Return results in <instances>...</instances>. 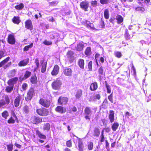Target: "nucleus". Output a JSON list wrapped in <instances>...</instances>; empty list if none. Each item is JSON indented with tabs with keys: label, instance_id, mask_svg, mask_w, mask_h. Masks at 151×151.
I'll return each instance as SVG.
<instances>
[{
	"label": "nucleus",
	"instance_id": "obj_60",
	"mask_svg": "<svg viewBox=\"0 0 151 151\" xmlns=\"http://www.w3.org/2000/svg\"><path fill=\"white\" fill-rule=\"evenodd\" d=\"M92 62L90 61L88 63V68L90 70H92Z\"/></svg>",
	"mask_w": 151,
	"mask_h": 151
},
{
	"label": "nucleus",
	"instance_id": "obj_15",
	"mask_svg": "<svg viewBox=\"0 0 151 151\" xmlns=\"http://www.w3.org/2000/svg\"><path fill=\"white\" fill-rule=\"evenodd\" d=\"M59 67L58 65H55L51 72V74L52 76H56L59 73Z\"/></svg>",
	"mask_w": 151,
	"mask_h": 151
},
{
	"label": "nucleus",
	"instance_id": "obj_3",
	"mask_svg": "<svg viewBox=\"0 0 151 151\" xmlns=\"http://www.w3.org/2000/svg\"><path fill=\"white\" fill-rule=\"evenodd\" d=\"M36 112L38 115L42 116H47L49 114L48 110L44 107L37 109Z\"/></svg>",
	"mask_w": 151,
	"mask_h": 151
},
{
	"label": "nucleus",
	"instance_id": "obj_11",
	"mask_svg": "<svg viewBox=\"0 0 151 151\" xmlns=\"http://www.w3.org/2000/svg\"><path fill=\"white\" fill-rule=\"evenodd\" d=\"M73 137H76L78 139V151H83L84 146L82 139L81 138L78 137L75 135H73Z\"/></svg>",
	"mask_w": 151,
	"mask_h": 151
},
{
	"label": "nucleus",
	"instance_id": "obj_31",
	"mask_svg": "<svg viewBox=\"0 0 151 151\" xmlns=\"http://www.w3.org/2000/svg\"><path fill=\"white\" fill-rule=\"evenodd\" d=\"M93 136L95 137H99L100 134V131L99 129L97 127H95L93 130Z\"/></svg>",
	"mask_w": 151,
	"mask_h": 151
},
{
	"label": "nucleus",
	"instance_id": "obj_16",
	"mask_svg": "<svg viewBox=\"0 0 151 151\" xmlns=\"http://www.w3.org/2000/svg\"><path fill=\"white\" fill-rule=\"evenodd\" d=\"M63 73L66 76H72V70L70 68H67L64 70Z\"/></svg>",
	"mask_w": 151,
	"mask_h": 151
},
{
	"label": "nucleus",
	"instance_id": "obj_58",
	"mask_svg": "<svg viewBox=\"0 0 151 151\" xmlns=\"http://www.w3.org/2000/svg\"><path fill=\"white\" fill-rule=\"evenodd\" d=\"M28 87V84L26 83H23L22 86V89L23 91H25Z\"/></svg>",
	"mask_w": 151,
	"mask_h": 151
},
{
	"label": "nucleus",
	"instance_id": "obj_24",
	"mask_svg": "<svg viewBox=\"0 0 151 151\" xmlns=\"http://www.w3.org/2000/svg\"><path fill=\"white\" fill-rule=\"evenodd\" d=\"M12 21L14 23L17 24H19L21 22L20 17L19 16H16L13 17L12 19Z\"/></svg>",
	"mask_w": 151,
	"mask_h": 151
},
{
	"label": "nucleus",
	"instance_id": "obj_36",
	"mask_svg": "<svg viewBox=\"0 0 151 151\" xmlns=\"http://www.w3.org/2000/svg\"><path fill=\"white\" fill-rule=\"evenodd\" d=\"M24 5L22 3H20L19 4L15 6L14 7L15 9L17 10H21L23 9Z\"/></svg>",
	"mask_w": 151,
	"mask_h": 151
},
{
	"label": "nucleus",
	"instance_id": "obj_45",
	"mask_svg": "<svg viewBox=\"0 0 151 151\" xmlns=\"http://www.w3.org/2000/svg\"><path fill=\"white\" fill-rule=\"evenodd\" d=\"M29 111V106L27 105H25L23 107V111L24 113L25 114H28Z\"/></svg>",
	"mask_w": 151,
	"mask_h": 151
},
{
	"label": "nucleus",
	"instance_id": "obj_12",
	"mask_svg": "<svg viewBox=\"0 0 151 151\" xmlns=\"http://www.w3.org/2000/svg\"><path fill=\"white\" fill-rule=\"evenodd\" d=\"M25 27L26 29L32 30L33 29V26L31 20L27 19L25 22Z\"/></svg>",
	"mask_w": 151,
	"mask_h": 151
},
{
	"label": "nucleus",
	"instance_id": "obj_61",
	"mask_svg": "<svg viewBox=\"0 0 151 151\" xmlns=\"http://www.w3.org/2000/svg\"><path fill=\"white\" fill-rule=\"evenodd\" d=\"M103 124L104 126H106L107 125V120L105 119H101Z\"/></svg>",
	"mask_w": 151,
	"mask_h": 151
},
{
	"label": "nucleus",
	"instance_id": "obj_28",
	"mask_svg": "<svg viewBox=\"0 0 151 151\" xmlns=\"http://www.w3.org/2000/svg\"><path fill=\"white\" fill-rule=\"evenodd\" d=\"M78 64L81 68L83 69L84 68V60L83 59H79L78 62Z\"/></svg>",
	"mask_w": 151,
	"mask_h": 151
},
{
	"label": "nucleus",
	"instance_id": "obj_5",
	"mask_svg": "<svg viewBox=\"0 0 151 151\" xmlns=\"http://www.w3.org/2000/svg\"><path fill=\"white\" fill-rule=\"evenodd\" d=\"M89 5V2L88 1L86 0H84L82 1L80 4L81 8L85 12L88 11Z\"/></svg>",
	"mask_w": 151,
	"mask_h": 151
},
{
	"label": "nucleus",
	"instance_id": "obj_42",
	"mask_svg": "<svg viewBox=\"0 0 151 151\" xmlns=\"http://www.w3.org/2000/svg\"><path fill=\"white\" fill-rule=\"evenodd\" d=\"M33 45V43H30L29 45L25 46L23 48V51H28L29 49L31 48L32 47Z\"/></svg>",
	"mask_w": 151,
	"mask_h": 151
},
{
	"label": "nucleus",
	"instance_id": "obj_50",
	"mask_svg": "<svg viewBox=\"0 0 151 151\" xmlns=\"http://www.w3.org/2000/svg\"><path fill=\"white\" fill-rule=\"evenodd\" d=\"M16 70L13 69L11 70L10 72V75L8 76H9L10 77H14L15 75L16 72Z\"/></svg>",
	"mask_w": 151,
	"mask_h": 151
},
{
	"label": "nucleus",
	"instance_id": "obj_46",
	"mask_svg": "<svg viewBox=\"0 0 151 151\" xmlns=\"http://www.w3.org/2000/svg\"><path fill=\"white\" fill-rule=\"evenodd\" d=\"M31 75V72L29 71L28 70H26L25 71V73L24 75V78L25 79L29 78Z\"/></svg>",
	"mask_w": 151,
	"mask_h": 151
},
{
	"label": "nucleus",
	"instance_id": "obj_23",
	"mask_svg": "<svg viewBox=\"0 0 151 151\" xmlns=\"http://www.w3.org/2000/svg\"><path fill=\"white\" fill-rule=\"evenodd\" d=\"M84 47L83 42H82L77 44L76 47V50L78 51H82Z\"/></svg>",
	"mask_w": 151,
	"mask_h": 151
},
{
	"label": "nucleus",
	"instance_id": "obj_33",
	"mask_svg": "<svg viewBox=\"0 0 151 151\" xmlns=\"http://www.w3.org/2000/svg\"><path fill=\"white\" fill-rule=\"evenodd\" d=\"M105 27V24L104 21L101 20L100 24L97 27V29L98 30H101L103 28Z\"/></svg>",
	"mask_w": 151,
	"mask_h": 151
},
{
	"label": "nucleus",
	"instance_id": "obj_32",
	"mask_svg": "<svg viewBox=\"0 0 151 151\" xmlns=\"http://www.w3.org/2000/svg\"><path fill=\"white\" fill-rule=\"evenodd\" d=\"M84 53L87 56H90L91 54V47H87L85 50Z\"/></svg>",
	"mask_w": 151,
	"mask_h": 151
},
{
	"label": "nucleus",
	"instance_id": "obj_47",
	"mask_svg": "<svg viewBox=\"0 0 151 151\" xmlns=\"http://www.w3.org/2000/svg\"><path fill=\"white\" fill-rule=\"evenodd\" d=\"M124 37L125 39L127 40H129L130 38V36L129 34L128 30L127 29L125 30Z\"/></svg>",
	"mask_w": 151,
	"mask_h": 151
},
{
	"label": "nucleus",
	"instance_id": "obj_35",
	"mask_svg": "<svg viewBox=\"0 0 151 151\" xmlns=\"http://www.w3.org/2000/svg\"><path fill=\"white\" fill-rule=\"evenodd\" d=\"M14 88V87L13 86L8 85L6 87L5 91L7 93H10L13 91Z\"/></svg>",
	"mask_w": 151,
	"mask_h": 151
},
{
	"label": "nucleus",
	"instance_id": "obj_30",
	"mask_svg": "<svg viewBox=\"0 0 151 151\" xmlns=\"http://www.w3.org/2000/svg\"><path fill=\"white\" fill-rule=\"evenodd\" d=\"M116 19L117 20L118 24H120L122 22L124 19L122 16L120 15L117 14L116 17Z\"/></svg>",
	"mask_w": 151,
	"mask_h": 151
},
{
	"label": "nucleus",
	"instance_id": "obj_18",
	"mask_svg": "<svg viewBox=\"0 0 151 151\" xmlns=\"http://www.w3.org/2000/svg\"><path fill=\"white\" fill-rule=\"evenodd\" d=\"M21 99V96L20 95H18V96L16 97L14 102V105L16 107H17L19 106Z\"/></svg>",
	"mask_w": 151,
	"mask_h": 151
},
{
	"label": "nucleus",
	"instance_id": "obj_6",
	"mask_svg": "<svg viewBox=\"0 0 151 151\" xmlns=\"http://www.w3.org/2000/svg\"><path fill=\"white\" fill-rule=\"evenodd\" d=\"M68 101V99L66 96H61L59 97L58 100V103L61 105H66Z\"/></svg>",
	"mask_w": 151,
	"mask_h": 151
},
{
	"label": "nucleus",
	"instance_id": "obj_51",
	"mask_svg": "<svg viewBox=\"0 0 151 151\" xmlns=\"http://www.w3.org/2000/svg\"><path fill=\"white\" fill-rule=\"evenodd\" d=\"M6 146L8 151H12L13 149V145L12 143L7 145Z\"/></svg>",
	"mask_w": 151,
	"mask_h": 151
},
{
	"label": "nucleus",
	"instance_id": "obj_9",
	"mask_svg": "<svg viewBox=\"0 0 151 151\" xmlns=\"http://www.w3.org/2000/svg\"><path fill=\"white\" fill-rule=\"evenodd\" d=\"M84 114L86 115L85 116V118L86 119L90 120L89 116L91 115L92 113V111L90 107H86L84 110Z\"/></svg>",
	"mask_w": 151,
	"mask_h": 151
},
{
	"label": "nucleus",
	"instance_id": "obj_26",
	"mask_svg": "<svg viewBox=\"0 0 151 151\" xmlns=\"http://www.w3.org/2000/svg\"><path fill=\"white\" fill-rule=\"evenodd\" d=\"M119 126V123L117 122H114L111 126V128L113 131L115 132L118 129Z\"/></svg>",
	"mask_w": 151,
	"mask_h": 151
},
{
	"label": "nucleus",
	"instance_id": "obj_43",
	"mask_svg": "<svg viewBox=\"0 0 151 151\" xmlns=\"http://www.w3.org/2000/svg\"><path fill=\"white\" fill-rule=\"evenodd\" d=\"M86 26L88 28H90L93 29H94L95 28L93 24L92 23H90L88 21H86Z\"/></svg>",
	"mask_w": 151,
	"mask_h": 151
},
{
	"label": "nucleus",
	"instance_id": "obj_62",
	"mask_svg": "<svg viewBox=\"0 0 151 151\" xmlns=\"http://www.w3.org/2000/svg\"><path fill=\"white\" fill-rule=\"evenodd\" d=\"M35 63L36 65L37 68H39L40 65L39 59L38 58L36 59Z\"/></svg>",
	"mask_w": 151,
	"mask_h": 151
},
{
	"label": "nucleus",
	"instance_id": "obj_54",
	"mask_svg": "<svg viewBox=\"0 0 151 151\" xmlns=\"http://www.w3.org/2000/svg\"><path fill=\"white\" fill-rule=\"evenodd\" d=\"M66 145L67 147H71L72 146V142L71 139L67 141L66 142Z\"/></svg>",
	"mask_w": 151,
	"mask_h": 151
},
{
	"label": "nucleus",
	"instance_id": "obj_56",
	"mask_svg": "<svg viewBox=\"0 0 151 151\" xmlns=\"http://www.w3.org/2000/svg\"><path fill=\"white\" fill-rule=\"evenodd\" d=\"M108 98L111 103H113V92L108 96Z\"/></svg>",
	"mask_w": 151,
	"mask_h": 151
},
{
	"label": "nucleus",
	"instance_id": "obj_55",
	"mask_svg": "<svg viewBox=\"0 0 151 151\" xmlns=\"http://www.w3.org/2000/svg\"><path fill=\"white\" fill-rule=\"evenodd\" d=\"M43 44L46 45H50L52 44V42L51 41H48L45 40L43 42Z\"/></svg>",
	"mask_w": 151,
	"mask_h": 151
},
{
	"label": "nucleus",
	"instance_id": "obj_48",
	"mask_svg": "<svg viewBox=\"0 0 151 151\" xmlns=\"http://www.w3.org/2000/svg\"><path fill=\"white\" fill-rule=\"evenodd\" d=\"M114 54L115 56L118 58H121L122 55L121 52L119 51L115 52Z\"/></svg>",
	"mask_w": 151,
	"mask_h": 151
},
{
	"label": "nucleus",
	"instance_id": "obj_64",
	"mask_svg": "<svg viewBox=\"0 0 151 151\" xmlns=\"http://www.w3.org/2000/svg\"><path fill=\"white\" fill-rule=\"evenodd\" d=\"M12 64V63L11 62H9L4 67V69H5L10 66Z\"/></svg>",
	"mask_w": 151,
	"mask_h": 151
},
{
	"label": "nucleus",
	"instance_id": "obj_27",
	"mask_svg": "<svg viewBox=\"0 0 151 151\" xmlns=\"http://www.w3.org/2000/svg\"><path fill=\"white\" fill-rule=\"evenodd\" d=\"M98 73L99 77H101L102 76L104 75L105 71L104 70V67L101 66L98 69Z\"/></svg>",
	"mask_w": 151,
	"mask_h": 151
},
{
	"label": "nucleus",
	"instance_id": "obj_63",
	"mask_svg": "<svg viewBox=\"0 0 151 151\" xmlns=\"http://www.w3.org/2000/svg\"><path fill=\"white\" fill-rule=\"evenodd\" d=\"M97 4V1L96 0L92 1L91 2V5L93 7L96 6Z\"/></svg>",
	"mask_w": 151,
	"mask_h": 151
},
{
	"label": "nucleus",
	"instance_id": "obj_25",
	"mask_svg": "<svg viewBox=\"0 0 151 151\" xmlns=\"http://www.w3.org/2000/svg\"><path fill=\"white\" fill-rule=\"evenodd\" d=\"M36 133L40 138L43 139H46V136L41 133L39 130H36Z\"/></svg>",
	"mask_w": 151,
	"mask_h": 151
},
{
	"label": "nucleus",
	"instance_id": "obj_7",
	"mask_svg": "<svg viewBox=\"0 0 151 151\" xmlns=\"http://www.w3.org/2000/svg\"><path fill=\"white\" fill-rule=\"evenodd\" d=\"M5 100L3 99L0 100V108L2 107L5 105H8L10 102V99L7 95H6L4 96Z\"/></svg>",
	"mask_w": 151,
	"mask_h": 151
},
{
	"label": "nucleus",
	"instance_id": "obj_17",
	"mask_svg": "<svg viewBox=\"0 0 151 151\" xmlns=\"http://www.w3.org/2000/svg\"><path fill=\"white\" fill-rule=\"evenodd\" d=\"M55 110L56 111L62 114L65 113L66 111L65 108L60 106H57Z\"/></svg>",
	"mask_w": 151,
	"mask_h": 151
},
{
	"label": "nucleus",
	"instance_id": "obj_8",
	"mask_svg": "<svg viewBox=\"0 0 151 151\" xmlns=\"http://www.w3.org/2000/svg\"><path fill=\"white\" fill-rule=\"evenodd\" d=\"M30 120L32 124H37L42 122V118L34 116L31 117Z\"/></svg>",
	"mask_w": 151,
	"mask_h": 151
},
{
	"label": "nucleus",
	"instance_id": "obj_41",
	"mask_svg": "<svg viewBox=\"0 0 151 151\" xmlns=\"http://www.w3.org/2000/svg\"><path fill=\"white\" fill-rule=\"evenodd\" d=\"M135 10V11L142 13L145 11V9L143 7L138 6L136 7Z\"/></svg>",
	"mask_w": 151,
	"mask_h": 151
},
{
	"label": "nucleus",
	"instance_id": "obj_44",
	"mask_svg": "<svg viewBox=\"0 0 151 151\" xmlns=\"http://www.w3.org/2000/svg\"><path fill=\"white\" fill-rule=\"evenodd\" d=\"M6 55V52L5 50H0V59L5 57Z\"/></svg>",
	"mask_w": 151,
	"mask_h": 151
},
{
	"label": "nucleus",
	"instance_id": "obj_20",
	"mask_svg": "<svg viewBox=\"0 0 151 151\" xmlns=\"http://www.w3.org/2000/svg\"><path fill=\"white\" fill-rule=\"evenodd\" d=\"M109 114V119L111 123L113 122L114 120V112L113 110H110Z\"/></svg>",
	"mask_w": 151,
	"mask_h": 151
},
{
	"label": "nucleus",
	"instance_id": "obj_22",
	"mask_svg": "<svg viewBox=\"0 0 151 151\" xmlns=\"http://www.w3.org/2000/svg\"><path fill=\"white\" fill-rule=\"evenodd\" d=\"M98 88V83L96 82H94L91 84L90 89L91 91L96 90Z\"/></svg>",
	"mask_w": 151,
	"mask_h": 151
},
{
	"label": "nucleus",
	"instance_id": "obj_57",
	"mask_svg": "<svg viewBox=\"0 0 151 151\" xmlns=\"http://www.w3.org/2000/svg\"><path fill=\"white\" fill-rule=\"evenodd\" d=\"M100 2L102 4H107L109 3V0H100Z\"/></svg>",
	"mask_w": 151,
	"mask_h": 151
},
{
	"label": "nucleus",
	"instance_id": "obj_34",
	"mask_svg": "<svg viewBox=\"0 0 151 151\" xmlns=\"http://www.w3.org/2000/svg\"><path fill=\"white\" fill-rule=\"evenodd\" d=\"M50 124L48 123H46L44 124L43 126V130H46L48 131L50 130Z\"/></svg>",
	"mask_w": 151,
	"mask_h": 151
},
{
	"label": "nucleus",
	"instance_id": "obj_37",
	"mask_svg": "<svg viewBox=\"0 0 151 151\" xmlns=\"http://www.w3.org/2000/svg\"><path fill=\"white\" fill-rule=\"evenodd\" d=\"M87 148L89 150H93V142H89L87 143Z\"/></svg>",
	"mask_w": 151,
	"mask_h": 151
},
{
	"label": "nucleus",
	"instance_id": "obj_29",
	"mask_svg": "<svg viewBox=\"0 0 151 151\" xmlns=\"http://www.w3.org/2000/svg\"><path fill=\"white\" fill-rule=\"evenodd\" d=\"M83 91L81 89L77 90L75 95L76 98L77 99H79L82 95Z\"/></svg>",
	"mask_w": 151,
	"mask_h": 151
},
{
	"label": "nucleus",
	"instance_id": "obj_52",
	"mask_svg": "<svg viewBox=\"0 0 151 151\" xmlns=\"http://www.w3.org/2000/svg\"><path fill=\"white\" fill-rule=\"evenodd\" d=\"M73 51L71 50H69L68 51L67 53V56L68 58H69L72 57H74L73 56Z\"/></svg>",
	"mask_w": 151,
	"mask_h": 151
},
{
	"label": "nucleus",
	"instance_id": "obj_49",
	"mask_svg": "<svg viewBox=\"0 0 151 151\" xmlns=\"http://www.w3.org/2000/svg\"><path fill=\"white\" fill-rule=\"evenodd\" d=\"M1 115L3 118L5 119H6L9 116V114L7 111H4L2 113Z\"/></svg>",
	"mask_w": 151,
	"mask_h": 151
},
{
	"label": "nucleus",
	"instance_id": "obj_53",
	"mask_svg": "<svg viewBox=\"0 0 151 151\" xmlns=\"http://www.w3.org/2000/svg\"><path fill=\"white\" fill-rule=\"evenodd\" d=\"M15 121L12 117H11L7 121L8 124H14L15 123Z\"/></svg>",
	"mask_w": 151,
	"mask_h": 151
},
{
	"label": "nucleus",
	"instance_id": "obj_38",
	"mask_svg": "<svg viewBox=\"0 0 151 151\" xmlns=\"http://www.w3.org/2000/svg\"><path fill=\"white\" fill-rule=\"evenodd\" d=\"M41 71L42 73H45L46 70L47 68V62L43 64H42L41 65Z\"/></svg>",
	"mask_w": 151,
	"mask_h": 151
},
{
	"label": "nucleus",
	"instance_id": "obj_13",
	"mask_svg": "<svg viewBox=\"0 0 151 151\" xmlns=\"http://www.w3.org/2000/svg\"><path fill=\"white\" fill-rule=\"evenodd\" d=\"M18 80L17 77H15L9 79L7 82V84L8 85H10L14 87V84L17 83Z\"/></svg>",
	"mask_w": 151,
	"mask_h": 151
},
{
	"label": "nucleus",
	"instance_id": "obj_2",
	"mask_svg": "<svg viewBox=\"0 0 151 151\" xmlns=\"http://www.w3.org/2000/svg\"><path fill=\"white\" fill-rule=\"evenodd\" d=\"M39 104L43 107L49 108L51 105L50 100L47 99L40 98L39 100Z\"/></svg>",
	"mask_w": 151,
	"mask_h": 151
},
{
	"label": "nucleus",
	"instance_id": "obj_21",
	"mask_svg": "<svg viewBox=\"0 0 151 151\" xmlns=\"http://www.w3.org/2000/svg\"><path fill=\"white\" fill-rule=\"evenodd\" d=\"M10 59V57L8 56L1 61L0 62V68L3 67L4 69V67L6 65L5 64L8 62Z\"/></svg>",
	"mask_w": 151,
	"mask_h": 151
},
{
	"label": "nucleus",
	"instance_id": "obj_40",
	"mask_svg": "<svg viewBox=\"0 0 151 151\" xmlns=\"http://www.w3.org/2000/svg\"><path fill=\"white\" fill-rule=\"evenodd\" d=\"M104 18L106 19H108L109 17V11L108 9H106L104 12Z\"/></svg>",
	"mask_w": 151,
	"mask_h": 151
},
{
	"label": "nucleus",
	"instance_id": "obj_14",
	"mask_svg": "<svg viewBox=\"0 0 151 151\" xmlns=\"http://www.w3.org/2000/svg\"><path fill=\"white\" fill-rule=\"evenodd\" d=\"M29 60L27 58L20 61L18 63V66L20 67H24L26 66L29 63Z\"/></svg>",
	"mask_w": 151,
	"mask_h": 151
},
{
	"label": "nucleus",
	"instance_id": "obj_10",
	"mask_svg": "<svg viewBox=\"0 0 151 151\" xmlns=\"http://www.w3.org/2000/svg\"><path fill=\"white\" fill-rule=\"evenodd\" d=\"M8 42L11 45H14L16 42L14 35V34H10L8 35L7 39Z\"/></svg>",
	"mask_w": 151,
	"mask_h": 151
},
{
	"label": "nucleus",
	"instance_id": "obj_4",
	"mask_svg": "<svg viewBox=\"0 0 151 151\" xmlns=\"http://www.w3.org/2000/svg\"><path fill=\"white\" fill-rule=\"evenodd\" d=\"M62 84L61 81L59 78H56L51 83L52 88L55 90H58L60 89Z\"/></svg>",
	"mask_w": 151,
	"mask_h": 151
},
{
	"label": "nucleus",
	"instance_id": "obj_1",
	"mask_svg": "<svg viewBox=\"0 0 151 151\" xmlns=\"http://www.w3.org/2000/svg\"><path fill=\"white\" fill-rule=\"evenodd\" d=\"M35 90L33 87H30L28 91L25 99L27 101H30L33 97L35 96Z\"/></svg>",
	"mask_w": 151,
	"mask_h": 151
},
{
	"label": "nucleus",
	"instance_id": "obj_39",
	"mask_svg": "<svg viewBox=\"0 0 151 151\" xmlns=\"http://www.w3.org/2000/svg\"><path fill=\"white\" fill-rule=\"evenodd\" d=\"M105 83L106 87L107 90V93H110L111 92V86L108 84L106 81H105Z\"/></svg>",
	"mask_w": 151,
	"mask_h": 151
},
{
	"label": "nucleus",
	"instance_id": "obj_19",
	"mask_svg": "<svg viewBox=\"0 0 151 151\" xmlns=\"http://www.w3.org/2000/svg\"><path fill=\"white\" fill-rule=\"evenodd\" d=\"M30 82L33 85H36L37 83L38 80L36 73H34L31 77Z\"/></svg>",
	"mask_w": 151,
	"mask_h": 151
},
{
	"label": "nucleus",
	"instance_id": "obj_59",
	"mask_svg": "<svg viewBox=\"0 0 151 151\" xmlns=\"http://www.w3.org/2000/svg\"><path fill=\"white\" fill-rule=\"evenodd\" d=\"M100 54L98 53H96L95 56V58L96 60V62L97 66H99V63L98 62L97 59L100 56Z\"/></svg>",
	"mask_w": 151,
	"mask_h": 151
}]
</instances>
